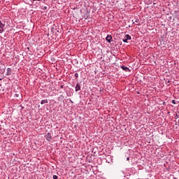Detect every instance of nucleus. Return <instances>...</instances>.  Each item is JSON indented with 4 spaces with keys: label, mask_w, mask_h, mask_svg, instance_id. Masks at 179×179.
Returning <instances> with one entry per match:
<instances>
[{
    "label": "nucleus",
    "mask_w": 179,
    "mask_h": 179,
    "mask_svg": "<svg viewBox=\"0 0 179 179\" xmlns=\"http://www.w3.org/2000/svg\"><path fill=\"white\" fill-rule=\"evenodd\" d=\"M6 24V20H3L2 21L0 20V34H1V33L3 31H4V27Z\"/></svg>",
    "instance_id": "nucleus-1"
},
{
    "label": "nucleus",
    "mask_w": 179,
    "mask_h": 179,
    "mask_svg": "<svg viewBox=\"0 0 179 179\" xmlns=\"http://www.w3.org/2000/svg\"><path fill=\"white\" fill-rule=\"evenodd\" d=\"M45 138L46 141H48V142H51V141H52V136L50 132H48L47 134L45 135Z\"/></svg>",
    "instance_id": "nucleus-2"
},
{
    "label": "nucleus",
    "mask_w": 179,
    "mask_h": 179,
    "mask_svg": "<svg viewBox=\"0 0 179 179\" xmlns=\"http://www.w3.org/2000/svg\"><path fill=\"white\" fill-rule=\"evenodd\" d=\"M6 76H10L12 75V69L11 68H8L7 71L6 73Z\"/></svg>",
    "instance_id": "nucleus-3"
},
{
    "label": "nucleus",
    "mask_w": 179,
    "mask_h": 179,
    "mask_svg": "<svg viewBox=\"0 0 179 179\" xmlns=\"http://www.w3.org/2000/svg\"><path fill=\"white\" fill-rule=\"evenodd\" d=\"M122 69H123V71H125V72H131V70L129 69V68L125 66H121Z\"/></svg>",
    "instance_id": "nucleus-4"
},
{
    "label": "nucleus",
    "mask_w": 179,
    "mask_h": 179,
    "mask_svg": "<svg viewBox=\"0 0 179 179\" xmlns=\"http://www.w3.org/2000/svg\"><path fill=\"white\" fill-rule=\"evenodd\" d=\"M106 41H108V43H111V40H113V36H111L110 35H108L106 38Z\"/></svg>",
    "instance_id": "nucleus-5"
},
{
    "label": "nucleus",
    "mask_w": 179,
    "mask_h": 179,
    "mask_svg": "<svg viewBox=\"0 0 179 179\" xmlns=\"http://www.w3.org/2000/svg\"><path fill=\"white\" fill-rule=\"evenodd\" d=\"M133 22V24H136V26H141V22H139V19L136 20L135 21H134V20H132Z\"/></svg>",
    "instance_id": "nucleus-6"
},
{
    "label": "nucleus",
    "mask_w": 179,
    "mask_h": 179,
    "mask_svg": "<svg viewBox=\"0 0 179 179\" xmlns=\"http://www.w3.org/2000/svg\"><path fill=\"white\" fill-rule=\"evenodd\" d=\"M80 90V83H78L76 85V92H79Z\"/></svg>",
    "instance_id": "nucleus-7"
},
{
    "label": "nucleus",
    "mask_w": 179,
    "mask_h": 179,
    "mask_svg": "<svg viewBox=\"0 0 179 179\" xmlns=\"http://www.w3.org/2000/svg\"><path fill=\"white\" fill-rule=\"evenodd\" d=\"M45 103H48V99H43L41 101V104H45Z\"/></svg>",
    "instance_id": "nucleus-8"
},
{
    "label": "nucleus",
    "mask_w": 179,
    "mask_h": 179,
    "mask_svg": "<svg viewBox=\"0 0 179 179\" xmlns=\"http://www.w3.org/2000/svg\"><path fill=\"white\" fill-rule=\"evenodd\" d=\"M124 38L127 40H131L132 38L129 36V34H126Z\"/></svg>",
    "instance_id": "nucleus-9"
},
{
    "label": "nucleus",
    "mask_w": 179,
    "mask_h": 179,
    "mask_svg": "<svg viewBox=\"0 0 179 179\" xmlns=\"http://www.w3.org/2000/svg\"><path fill=\"white\" fill-rule=\"evenodd\" d=\"M123 43H128V39L127 38H124L122 39Z\"/></svg>",
    "instance_id": "nucleus-10"
},
{
    "label": "nucleus",
    "mask_w": 179,
    "mask_h": 179,
    "mask_svg": "<svg viewBox=\"0 0 179 179\" xmlns=\"http://www.w3.org/2000/svg\"><path fill=\"white\" fill-rule=\"evenodd\" d=\"M74 76L76 79H78V78H79V74H78V73H75Z\"/></svg>",
    "instance_id": "nucleus-11"
},
{
    "label": "nucleus",
    "mask_w": 179,
    "mask_h": 179,
    "mask_svg": "<svg viewBox=\"0 0 179 179\" xmlns=\"http://www.w3.org/2000/svg\"><path fill=\"white\" fill-rule=\"evenodd\" d=\"M53 179H58V176L57 175L53 176Z\"/></svg>",
    "instance_id": "nucleus-12"
},
{
    "label": "nucleus",
    "mask_w": 179,
    "mask_h": 179,
    "mask_svg": "<svg viewBox=\"0 0 179 179\" xmlns=\"http://www.w3.org/2000/svg\"><path fill=\"white\" fill-rule=\"evenodd\" d=\"M172 103H173V104H177V103H176V100H174V99L172 100Z\"/></svg>",
    "instance_id": "nucleus-13"
},
{
    "label": "nucleus",
    "mask_w": 179,
    "mask_h": 179,
    "mask_svg": "<svg viewBox=\"0 0 179 179\" xmlns=\"http://www.w3.org/2000/svg\"><path fill=\"white\" fill-rule=\"evenodd\" d=\"M60 89H64V85H60Z\"/></svg>",
    "instance_id": "nucleus-14"
},
{
    "label": "nucleus",
    "mask_w": 179,
    "mask_h": 179,
    "mask_svg": "<svg viewBox=\"0 0 179 179\" xmlns=\"http://www.w3.org/2000/svg\"><path fill=\"white\" fill-rule=\"evenodd\" d=\"M176 117H177L178 118H179L178 114H176Z\"/></svg>",
    "instance_id": "nucleus-15"
},
{
    "label": "nucleus",
    "mask_w": 179,
    "mask_h": 179,
    "mask_svg": "<svg viewBox=\"0 0 179 179\" xmlns=\"http://www.w3.org/2000/svg\"><path fill=\"white\" fill-rule=\"evenodd\" d=\"M43 9L46 10L47 9V6H44Z\"/></svg>",
    "instance_id": "nucleus-16"
},
{
    "label": "nucleus",
    "mask_w": 179,
    "mask_h": 179,
    "mask_svg": "<svg viewBox=\"0 0 179 179\" xmlns=\"http://www.w3.org/2000/svg\"><path fill=\"white\" fill-rule=\"evenodd\" d=\"M127 160H129V157H127Z\"/></svg>",
    "instance_id": "nucleus-17"
},
{
    "label": "nucleus",
    "mask_w": 179,
    "mask_h": 179,
    "mask_svg": "<svg viewBox=\"0 0 179 179\" xmlns=\"http://www.w3.org/2000/svg\"><path fill=\"white\" fill-rule=\"evenodd\" d=\"M178 117H179V111L178 112Z\"/></svg>",
    "instance_id": "nucleus-18"
},
{
    "label": "nucleus",
    "mask_w": 179,
    "mask_h": 179,
    "mask_svg": "<svg viewBox=\"0 0 179 179\" xmlns=\"http://www.w3.org/2000/svg\"><path fill=\"white\" fill-rule=\"evenodd\" d=\"M54 29V27L52 28V29Z\"/></svg>",
    "instance_id": "nucleus-19"
},
{
    "label": "nucleus",
    "mask_w": 179,
    "mask_h": 179,
    "mask_svg": "<svg viewBox=\"0 0 179 179\" xmlns=\"http://www.w3.org/2000/svg\"><path fill=\"white\" fill-rule=\"evenodd\" d=\"M0 80H2V78H0Z\"/></svg>",
    "instance_id": "nucleus-20"
},
{
    "label": "nucleus",
    "mask_w": 179,
    "mask_h": 179,
    "mask_svg": "<svg viewBox=\"0 0 179 179\" xmlns=\"http://www.w3.org/2000/svg\"><path fill=\"white\" fill-rule=\"evenodd\" d=\"M174 179H176V178H173Z\"/></svg>",
    "instance_id": "nucleus-21"
},
{
    "label": "nucleus",
    "mask_w": 179,
    "mask_h": 179,
    "mask_svg": "<svg viewBox=\"0 0 179 179\" xmlns=\"http://www.w3.org/2000/svg\"><path fill=\"white\" fill-rule=\"evenodd\" d=\"M178 103H179V101H178Z\"/></svg>",
    "instance_id": "nucleus-22"
}]
</instances>
